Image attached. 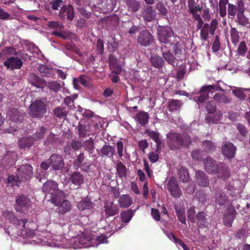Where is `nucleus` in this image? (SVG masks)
<instances>
[{"label": "nucleus", "mask_w": 250, "mask_h": 250, "mask_svg": "<svg viewBox=\"0 0 250 250\" xmlns=\"http://www.w3.org/2000/svg\"><path fill=\"white\" fill-rule=\"evenodd\" d=\"M3 216L14 225V227L8 228L7 233L15 237L21 236L23 238H33V241L42 245L50 247L62 248H73L74 249L82 248L97 247L102 243H107V236L93 235L91 233H82L67 240L63 236L67 226L65 224H56L51 231L44 230L40 232L32 230L25 227L26 220L17 219L13 213L9 210L3 212Z\"/></svg>", "instance_id": "obj_1"}, {"label": "nucleus", "mask_w": 250, "mask_h": 250, "mask_svg": "<svg viewBox=\"0 0 250 250\" xmlns=\"http://www.w3.org/2000/svg\"><path fill=\"white\" fill-rule=\"evenodd\" d=\"M218 90L223 91L219 85H208L202 86L199 92L194 97L199 107H202L203 104L206 103L207 104L206 108L208 113H213L216 109V105L213 99L209 96Z\"/></svg>", "instance_id": "obj_2"}, {"label": "nucleus", "mask_w": 250, "mask_h": 250, "mask_svg": "<svg viewBox=\"0 0 250 250\" xmlns=\"http://www.w3.org/2000/svg\"><path fill=\"white\" fill-rule=\"evenodd\" d=\"M18 176H9L7 178V184L12 187L19 186L21 180H27L33 175L32 167L30 165H23L18 169Z\"/></svg>", "instance_id": "obj_3"}, {"label": "nucleus", "mask_w": 250, "mask_h": 250, "mask_svg": "<svg viewBox=\"0 0 250 250\" xmlns=\"http://www.w3.org/2000/svg\"><path fill=\"white\" fill-rule=\"evenodd\" d=\"M167 144L170 149H177L182 146H188L190 143V138L188 136L184 137L177 133L170 132L167 134Z\"/></svg>", "instance_id": "obj_4"}, {"label": "nucleus", "mask_w": 250, "mask_h": 250, "mask_svg": "<svg viewBox=\"0 0 250 250\" xmlns=\"http://www.w3.org/2000/svg\"><path fill=\"white\" fill-rule=\"evenodd\" d=\"M58 193V195L51 198V201L57 207V212L60 214H64L71 210L72 205L70 201L65 199V193L63 192H59Z\"/></svg>", "instance_id": "obj_5"}, {"label": "nucleus", "mask_w": 250, "mask_h": 250, "mask_svg": "<svg viewBox=\"0 0 250 250\" xmlns=\"http://www.w3.org/2000/svg\"><path fill=\"white\" fill-rule=\"evenodd\" d=\"M46 106L44 100H36L30 104L28 114L32 117L41 118L46 113Z\"/></svg>", "instance_id": "obj_6"}, {"label": "nucleus", "mask_w": 250, "mask_h": 250, "mask_svg": "<svg viewBox=\"0 0 250 250\" xmlns=\"http://www.w3.org/2000/svg\"><path fill=\"white\" fill-rule=\"evenodd\" d=\"M157 30L158 39L161 42L168 43L170 42V39L173 36V31L171 27L159 26Z\"/></svg>", "instance_id": "obj_7"}, {"label": "nucleus", "mask_w": 250, "mask_h": 250, "mask_svg": "<svg viewBox=\"0 0 250 250\" xmlns=\"http://www.w3.org/2000/svg\"><path fill=\"white\" fill-rule=\"evenodd\" d=\"M167 188L171 195L174 198H179L182 194V191L178 187L176 179L171 177L167 184Z\"/></svg>", "instance_id": "obj_8"}, {"label": "nucleus", "mask_w": 250, "mask_h": 250, "mask_svg": "<svg viewBox=\"0 0 250 250\" xmlns=\"http://www.w3.org/2000/svg\"><path fill=\"white\" fill-rule=\"evenodd\" d=\"M15 208L18 211H22L31 206L30 200L25 196L21 195L16 198Z\"/></svg>", "instance_id": "obj_9"}, {"label": "nucleus", "mask_w": 250, "mask_h": 250, "mask_svg": "<svg viewBox=\"0 0 250 250\" xmlns=\"http://www.w3.org/2000/svg\"><path fill=\"white\" fill-rule=\"evenodd\" d=\"M42 190L44 192L50 194L51 195V198L58 195L59 192H63L58 189L57 184L52 181L45 182L42 187Z\"/></svg>", "instance_id": "obj_10"}, {"label": "nucleus", "mask_w": 250, "mask_h": 250, "mask_svg": "<svg viewBox=\"0 0 250 250\" xmlns=\"http://www.w3.org/2000/svg\"><path fill=\"white\" fill-rule=\"evenodd\" d=\"M138 42L143 46H148L153 42L151 34L146 30H143L140 33L138 38Z\"/></svg>", "instance_id": "obj_11"}, {"label": "nucleus", "mask_w": 250, "mask_h": 250, "mask_svg": "<svg viewBox=\"0 0 250 250\" xmlns=\"http://www.w3.org/2000/svg\"><path fill=\"white\" fill-rule=\"evenodd\" d=\"M50 163L55 170L61 169L63 167L64 164L61 156L56 154H52L49 159Z\"/></svg>", "instance_id": "obj_12"}, {"label": "nucleus", "mask_w": 250, "mask_h": 250, "mask_svg": "<svg viewBox=\"0 0 250 250\" xmlns=\"http://www.w3.org/2000/svg\"><path fill=\"white\" fill-rule=\"evenodd\" d=\"M25 113L13 108L8 112V117L13 123L21 122L23 120Z\"/></svg>", "instance_id": "obj_13"}, {"label": "nucleus", "mask_w": 250, "mask_h": 250, "mask_svg": "<svg viewBox=\"0 0 250 250\" xmlns=\"http://www.w3.org/2000/svg\"><path fill=\"white\" fill-rule=\"evenodd\" d=\"M4 64L7 68L11 69H20L22 65V62L17 57H10L4 62Z\"/></svg>", "instance_id": "obj_14"}, {"label": "nucleus", "mask_w": 250, "mask_h": 250, "mask_svg": "<svg viewBox=\"0 0 250 250\" xmlns=\"http://www.w3.org/2000/svg\"><path fill=\"white\" fill-rule=\"evenodd\" d=\"M236 147L229 142L225 143L222 146V152L223 155L228 158H231L234 156Z\"/></svg>", "instance_id": "obj_15"}, {"label": "nucleus", "mask_w": 250, "mask_h": 250, "mask_svg": "<svg viewBox=\"0 0 250 250\" xmlns=\"http://www.w3.org/2000/svg\"><path fill=\"white\" fill-rule=\"evenodd\" d=\"M204 166L206 170L208 173H216L218 171V166L210 158H207L204 161Z\"/></svg>", "instance_id": "obj_16"}, {"label": "nucleus", "mask_w": 250, "mask_h": 250, "mask_svg": "<svg viewBox=\"0 0 250 250\" xmlns=\"http://www.w3.org/2000/svg\"><path fill=\"white\" fill-rule=\"evenodd\" d=\"M67 16V19L71 21L74 18V9L71 5L62 6L61 9L60 17L64 18Z\"/></svg>", "instance_id": "obj_17"}, {"label": "nucleus", "mask_w": 250, "mask_h": 250, "mask_svg": "<svg viewBox=\"0 0 250 250\" xmlns=\"http://www.w3.org/2000/svg\"><path fill=\"white\" fill-rule=\"evenodd\" d=\"M104 210L107 217L114 216L119 212L118 207L113 202H106L104 205Z\"/></svg>", "instance_id": "obj_18"}, {"label": "nucleus", "mask_w": 250, "mask_h": 250, "mask_svg": "<svg viewBox=\"0 0 250 250\" xmlns=\"http://www.w3.org/2000/svg\"><path fill=\"white\" fill-rule=\"evenodd\" d=\"M28 80L32 85L39 88H43L45 85V82L44 80L40 79L33 74L30 75Z\"/></svg>", "instance_id": "obj_19"}, {"label": "nucleus", "mask_w": 250, "mask_h": 250, "mask_svg": "<svg viewBox=\"0 0 250 250\" xmlns=\"http://www.w3.org/2000/svg\"><path fill=\"white\" fill-rule=\"evenodd\" d=\"M196 181L201 187H207L208 184V181L206 174L200 170L196 171Z\"/></svg>", "instance_id": "obj_20"}, {"label": "nucleus", "mask_w": 250, "mask_h": 250, "mask_svg": "<svg viewBox=\"0 0 250 250\" xmlns=\"http://www.w3.org/2000/svg\"><path fill=\"white\" fill-rule=\"evenodd\" d=\"M132 199L128 195H122L119 199V204L121 208H128L132 204Z\"/></svg>", "instance_id": "obj_21"}, {"label": "nucleus", "mask_w": 250, "mask_h": 250, "mask_svg": "<svg viewBox=\"0 0 250 250\" xmlns=\"http://www.w3.org/2000/svg\"><path fill=\"white\" fill-rule=\"evenodd\" d=\"M146 133L156 143L157 150L160 149L161 148V138L159 132L154 131L146 130Z\"/></svg>", "instance_id": "obj_22"}, {"label": "nucleus", "mask_w": 250, "mask_h": 250, "mask_svg": "<svg viewBox=\"0 0 250 250\" xmlns=\"http://www.w3.org/2000/svg\"><path fill=\"white\" fill-rule=\"evenodd\" d=\"M143 17L145 21H152L156 17V12L151 6H148L143 13Z\"/></svg>", "instance_id": "obj_23"}, {"label": "nucleus", "mask_w": 250, "mask_h": 250, "mask_svg": "<svg viewBox=\"0 0 250 250\" xmlns=\"http://www.w3.org/2000/svg\"><path fill=\"white\" fill-rule=\"evenodd\" d=\"M115 5V0H103L102 6L103 8V12L108 13L113 10Z\"/></svg>", "instance_id": "obj_24"}, {"label": "nucleus", "mask_w": 250, "mask_h": 250, "mask_svg": "<svg viewBox=\"0 0 250 250\" xmlns=\"http://www.w3.org/2000/svg\"><path fill=\"white\" fill-rule=\"evenodd\" d=\"M150 62L152 65L157 68L162 67L165 63L163 58L156 55L151 56Z\"/></svg>", "instance_id": "obj_25"}, {"label": "nucleus", "mask_w": 250, "mask_h": 250, "mask_svg": "<svg viewBox=\"0 0 250 250\" xmlns=\"http://www.w3.org/2000/svg\"><path fill=\"white\" fill-rule=\"evenodd\" d=\"M215 204L219 206H224L227 204L228 200L226 194L222 192H217L215 196Z\"/></svg>", "instance_id": "obj_26"}, {"label": "nucleus", "mask_w": 250, "mask_h": 250, "mask_svg": "<svg viewBox=\"0 0 250 250\" xmlns=\"http://www.w3.org/2000/svg\"><path fill=\"white\" fill-rule=\"evenodd\" d=\"M188 7L193 17L195 16V15H198L197 12L201 10V7L196 3L194 0H188Z\"/></svg>", "instance_id": "obj_27"}, {"label": "nucleus", "mask_w": 250, "mask_h": 250, "mask_svg": "<svg viewBox=\"0 0 250 250\" xmlns=\"http://www.w3.org/2000/svg\"><path fill=\"white\" fill-rule=\"evenodd\" d=\"M230 212L226 214L224 218V223L225 226L229 227L231 226V223L235 217V210L233 207H231L229 208Z\"/></svg>", "instance_id": "obj_28"}, {"label": "nucleus", "mask_w": 250, "mask_h": 250, "mask_svg": "<svg viewBox=\"0 0 250 250\" xmlns=\"http://www.w3.org/2000/svg\"><path fill=\"white\" fill-rule=\"evenodd\" d=\"M70 180L75 185L80 186L83 183V177L80 172H75L71 175Z\"/></svg>", "instance_id": "obj_29"}, {"label": "nucleus", "mask_w": 250, "mask_h": 250, "mask_svg": "<svg viewBox=\"0 0 250 250\" xmlns=\"http://www.w3.org/2000/svg\"><path fill=\"white\" fill-rule=\"evenodd\" d=\"M212 99L214 101L218 103L228 104L230 102V99L222 93H216Z\"/></svg>", "instance_id": "obj_30"}, {"label": "nucleus", "mask_w": 250, "mask_h": 250, "mask_svg": "<svg viewBox=\"0 0 250 250\" xmlns=\"http://www.w3.org/2000/svg\"><path fill=\"white\" fill-rule=\"evenodd\" d=\"M149 116L146 112H139L136 117L135 119L142 125H145L146 124L148 121Z\"/></svg>", "instance_id": "obj_31"}, {"label": "nucleus", "mask_w": 250, "mask_h": 250, "mask_svg": "<svg viewBox=\"0 0 250 250\" xmlns=\"http://www.w3.org/2000/svg\"><path fill=\"white\" fill-rule=\"evenodd\" d=\"M115 152L114 147L110 145H104L101 149V153L102 155L106 156L108 157L112 156Z\"/></svg>", "instance_id": "obj_32"}, {"label": "nucleus", "mask_w": 250, "mask_h": 250, "mask_svg": "<svg viewBox=\"0 0 250 250\" xmlns=\"http://www.w3.org/2000/svg\"><path fill=\"white\" fill-rule=\"evenodd\" d=\"M133 215L134 211L130 209L122 211L121 213V218L122 222L126 224L130 221Z\"/></svg>", "instance_id": "obj_33"}, {"label": "nucleus", "mask_w": 250, "mask_h": 250, "mask_svg": "<svg viewBox=\"0 0 250 250\" xmlns=\"http://www.w3.org/2000/svg\"><path fill=\"white\" fill-rule=\"evenodd\" d=\"M93 203L87 199L83 200L78 202L77 207L79 210L89 209L93 207Z\"/></svg>", "instance_id": "obj_34"}, {"label": "nucleus", "mask_w": 250, "mask_h": 250, "mask_svg": "<svg viewBox=\"0 0 250 250\" xmlns=\"http://www.w3.org/2000/svg\"><path fill=\"white\" fill-rule=\"evenodd\" d=\"M126 3L132 12L137 11L140 7V3L136 0H125Z\"/></svg>", "instance_id": "obj_35"}, {"label": "nucleus", "mask_w": 250, "mask_h": 250, "mask_svg": "<svg viewBox=\"0 0 250 250\" xmlns=\"http://www.w3.org/2000/svg\"><path fill=\"white\" fill-rule=\"evenodd\" d=\"M34 141L32 137L23 138L19 141V146L21 148L30 147L34 144Z\"/></svg>", "instance_id": "obj_36"}, {"label": "nucleus", "mask_w": 250, "mask_h": 250, "mask_svg": "<svg viewBox=\"0 0 250 250\" xmlns=\"http://www.w3.org/2000/svg\"><path fill=\"white\" fill-rule=\"evenodd\" d=\"M197 220V224L199 227L204 228L206 227L208 223L206 221L205 213L203 212H199L196 216Z\"/></svg>", "instance_id": "obj_37"}, {"label": "nucleus", "mask_w": 250, "mask_h": 250, "mask_svg": "<svg viewBox=\"0 0 250 250\" xmlns=\"http://www.w3.org/2000/svg\"><path fill=\"white\" fill-rule=\"evenodd\" d=\"M38 69L42 76L49 77L52 76L53 75V70L46 67L44 65H40Z\"/></svg>", "instance_id": "obj_38"}, {"label": "nucleus", "mask_w": 250, "mask_h": 250, "mask_svg": "<svg viewBox=\"0 0 250 250\" xmlns=\"http://www.w3.org/2000/svg\"><path fill=\"white\" fill-rule=\"evenodd\" d=\"M17 51L15 48L13 47H6L0 53V57H3L5 56L16 55Z\"/></svg>", "instance_id": "obj_39"}, {"label": "nucleus", "mask_w": 250, "mask_h": 250, "mask_svg": "<svg viewBox=\"0 0 250 250\" xmlns=\"http://www.w3.org/2000/svg\"><path fill=\"white\" fill-rule=\"evenodd\" d=\"M178 174L180 180L183 182H187L189 178L188 170L185 167H181L179 170Z\"/></svg>", "instance_id": "obj_40"}, {"label": "nucleus", "mask_w": 250, "mask_h": 250, "mask_svg": "<svg viewBox=\"0 0 250 250\" xmlns=\"http://www.w3.org/2000/svg\"><path fill=\"white\" fill-rule=\"evenodd\" d=\"M116 169L117 173L120 178H122L126 176V167L122 163L119 162L117 164Z\"/></svg>", "instance_id": "obj_41"}, {"label": "nucleus", "mask_w": 250, "mask_h": 250, "mask_svg": "<svg viewBox=\"0 0 250 250\" xmlns=\"http://www.w3.org/2000/svg\"><path fill=\"white\" fill-rule=\"evenodd\" d=\"M53 112L55 116L60 118L65 117L67 114L65 108L61 106L55 108Z\"/></svg>", "instance_id": "obj_42"}, {"label": "nucleus", "mask_w": 250, "mask_h": 250, "mask_svg": "<svg viewBox=\"0 0 250 250\" xmlns=\"http://www.w3.org/2000/svg\"><path fill=\"white\" fill-rule=\"evenodd\" d=\"M182 103L180 101L172 100L169 102L168 108L170 111L178 110L181 106Z\"/></svg>", "instance_id": "obj_43"}, {"label": "nucleus", "mask_w": 250, "mask_h": 250, "mask_svg": "<svg viewBox=\"0 0 250 250\" xmlns=\"http://www.w3.org/2000/svg\"><path fill=\"white\" fill-rule=\"evenodd\" d=\"M175 209L179 221L182 223H185L186 217L185 215V209L183 208H179L177 206H176Z\"/></svg>", "instance_id": "obj_44"}, {"label": "nucleus", "mask_w": 250, "mask_h": 250, "mask_svg": "<svg viewBox=\"0 0 250 250\" xmlns=\"http://www.w3.org/2000/svg\"><path fill=\"white\" fill-rule=\"evenodd\" d=\"M238 22L242 25L247 26L249 23L248 19L244 16L243 12L238 11L237 13Z\"/></svg>", "instance_id": "obj_45"}, {"label": "nucleus", "mask_w": 250, "mask_h": 250, "mask_svg": "<svg viewBox=\"0 0 250 250\" xmlns=\"http://www.w3.org/2000/svg\"><path fill=\"white\" fill-rule=\"evenodd\" d=\"M230 33L232 42L234 44L237 43L239 39V35L238 31L236 28L232 27Z\"/></svg>", "instance_id": "obj_46"}, {"label": "nucleus", "mask_w": 250, "mask_h": 250, "mask_svg": "<svg viewBox=\"0 0 250 250\" xmlns=\"http://www.w3.org/2000/svg\"><path fill=\"white\" fill-rule=\"evenodd\" d=\"M163 57L169 64L174 65L175 59L173 55L169 52H163Z\"/></svg>", "instance_id": "obj_47"}, {"label": "nucleus", "mask_w": 250, "mask_h": 250, "mask_svg": "<svg viewBox=\"0 0 250 250\" xmlns=\"http://www.w3.org/2000/svg\"><path fill=\"white\" fill-rule=\"evenodd\" d=\"M45 132V128L43 126H41L39 130L34 135V137H32L34 141H35L42 139L43 138L44 134Z\"/></svg>", "instance_id": "obj_48"}, {"label": "nucleus", "mask_w": 250, "mask_h": 250, "mask_svg": "<svg viewBox=\"0 0 250 250\" xmlns=\"http://www.w3.org/2000/svg\"><path fill=\"white\" fill-rule=\"evenodd\" d=\"M208 24H205L201 30L200 37L203 41H206L208 37Z\"/></svg>", "instance_id": "obj_49"}, {"label": "nucleus", "mask_w": 250, "mask_h": 250, "mask_svg": "<svg viewBox=\"0 0 250 250\" xmlns=\"http://www.w3.org/2000/svg\"><path fill=\"white\" fill-rule=\"evenodd\" d=\"M109 66L112 70V73L117 74H119L121 73L122 70V67L116 63H113L111 61L109 62Z\"/></svg>", "instance_id": "obj_50"}, {"label": "nucleus", "mask_w": 250, "mask_h": 250, "mask_svg": "<svg viewBox=\"0 0 250 250\" xmlns=\"http://www.w3.org/2000/svg\"><path fill=\"white\" fill-rule=\"evenodd\" d=\"M166 234L169 239H172L174 241L177 247H179V246H181L182 247L185 244L181 240L177 239L172 233H168L167 232L166 233Z\"/></svg>", "instance_id": "obj_51"}, {"label": "nucleus", "mask_w": 250, "mask_h": 250, "mask_svg": "<svg viewBox=\"0 0 250 250\" xmlns=\"http://www.w3.org/2000/svg\"><path fill=\"white\" fill-rule=\"evenodd\" d=\"M195 211L194 207L190 208L188 211V217L191 222L195 221Z\"/></svg>", "instance_id": "obj_52"}, {"label": "nucleus", "mask_w": 250, "mask_h": 250, "mask_svg": "<svg viewBox=\"0 0 250 250\" xmlns=\"http://www.w3.org/2000/svg\"><path fill=\"white\" fill-rule=\"evenodd\" d=\"M48 87L51 90L58 91L61 89V85L57 82H52L48 83Z\"/></svg>", "instance_id": "obj_53"}, {"label": "nucleus", "mask_w": 250, "mask_h": 250, "mask_svg": "<svg viewBox=\"0 0 250 250\" xmlns=\"http://www.w3.org/2000/svg\"><path fill=\"white\" fill-rule=\"evenodd\" d=\"M202 146L206 149L208 151L213 150L215 148V146L214 144L209 141H204L202 143Z\"/></svg>", "instance_id": "obj_54"}, {"label": "nucleus", "mask_w": 250, "mask_h": 250, "mask_svg": "<svg viewBox=\"0 0 250 250\" xmlns=\"http://www.w3.org/2000/svg\"><path fill=\"white\" fill-rule=\"evenodd\" d=\"M17 154L14 152H8L7 154L4 156L3 160L5 161L8 160L10 157L11 158L10 163L13 164L14 163L15 160L16 158Z\"/></svg>", "instance_id": "obj_55"}, {"label": "nucleus", "mask_w": 250, "mask_h": 250, "mask_svg": "<svg viewBox=\"0 0 250 250\" xmlns=\"http://www.w3.org/2000/svg\"><path fill=\"white\" fill-rule=\"evenodd\" d=\"M238 52L241 55H244L247 52V48L244 42H241L238 48Z\"/></svg>", "instance_id": "obj_56"}, {"label": "nucleus", "mask_w": 250, "mask_h": 250, "mask_svg": "<svg viewBox=\"0 0 250 250\" xmlns=\"http://www.w3.org/2000/svg\"><path fill=\"white\" fill-rule=\"evenodd\" d=\"M220 43L218 36H216L215 40L213 43L212 46V49L213 52H216L218 51L220 49Z\"/></svg>", "instance_id": "obj_57"}, {"label": "nucleus", "mask_w": 250, "mask_h": 250, "mask_svg": "<svg viewBox=\"0 0 250 250\" xmlns=\"http://www.w3.org/2000/svg\"><path fill=\"white\" fill-rule=\"evenodd\" d=\"M117 149L118 154L120 158H122L123 156V149L124 145L123 143L121 141H119L117 143Z\"/></svg>", "instance_id": "obj_58"}, {"label": "nucleus", "mask_w": 250, "mask_h": 250, "mask_svg": "<svg viewBox=\"0 0 250 250\" xmlns=\"http://www.w3.org/2000/svg\"><path fill=\"white\" fill-rule=\"evenodd\" d=\"M65 104L67 105L71 109H73L74 107V101L72 97L69 96L65 98L64 100Z\"/></svg>", "instance_id": "obj_59"}, {"label": "nucleus", "mask_w": 250, "mask_h": 250, "mask_svg": "<svg viewBox=\"0 0 250 250\" xmlns=\"http://www.w3.org/2000/svg\"><path fill=\"white\" fill-rule=\"evenodd\" d=\"M51 4L53 9L57 10L62 5V0H53Z\"/></svg>", "instance_id": "obj_60"}, {"label": "nucleus", "mask_w": 250, "mask_h": 250, "mask_svg": "<svg viewBox=\"0 0 250 250\" xmlns=\"http://www.w3.org/2000/svg\"><path fill=\"white\" fill-rule=\"evenodd\" d=\"M148 157L150 161L152 163L156 162L158 159V154L156 152H151L149 153Z\"/></svg>", "instance_id": "obj_61"}, {"label": "nucleus", "mask_w": 250, "mask_h": 250, "mask_svg": "<svg viewBox=\"0 0 250 250\" xmlns=\"http://www.w3.org/2000/svg\"><path fill=\"white\" fill-rule=\"evenodd\" d=\"M236 7L233 4H229L228 5V14L231 16H234L236 13Z\"/></svg>", "instance_id": "obj_62"}, {"label": "nucleus", "mask_w": 250, "mask_h": 250, "mask_svg": "<svg viewBox=\"0 0 250 250\" xmlns=\"http://www.w3.org/2000/svg\"><path fill=\"white\" fill-rule=\"evenodd\" d=\"M157 9L163 15H166L167 13V9L161 3L157 4Z\"/></svg>", "instance_id": "obj_63"}, {"label": "nucleus", "mask_w": 250, "mask_h": 250, "mask_svg": "<svg viewBox=\"0 0 250 250\" xmlns=\"http://www.w3.org/2000/svg\"><path fill=\"white\" fill-rule=\"evenodd\" d=\"M202 151L198 150L194 151L191 154L192 158L198 161L201 160L202 159Z\"/></svg>", "instance_id": "obj_64"}]
</instances>
